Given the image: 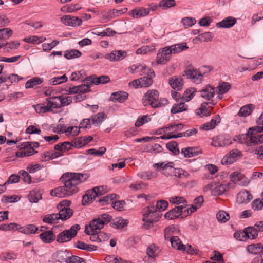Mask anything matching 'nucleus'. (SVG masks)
I'll use <instances>...</instances> for the list:
<instances>
[{
	"instance_id": "f257e3e1",
	"label": "nucleus",
	"mask_w": 263,
	"mask_h": 263,
	"mask_svg": "<svg viewBox=\"0 0 263 263\" xmlns=\"http://www.w3.org/2000/svg\"><path fill=\"white\" fill-rule=\"evenodd\" d=\"M86 180V178H84L82 173H65L60 178V181L64 185L52 190L50 195L59 198L72 196L79 192L78 185Z\"/></svg>"
},
{
	"instance_id": "f03ea898",
	"label": "nucleus",
	"mask_w": 263,
	"mask_h": 263,
	"mask_svg": "<svg viewBox=\"0 0 263 263\" xmlns=\"http://www.w3.org/2000/svg\"><path fill=\"white\" fill-rule=\"evenodd\" d=\"M111 216L107 213L100 215L96 218L91 220L88 225L86 226L85 233L91 235L90 239L92 241L99 242L98 232L103 229L104 226L110 221Z\"/></svg>"
},
{
	"instance_id": "7ed1b4c3",
	"label": "nucleus",
	"mask_w": 263,
	"mask_h": 263,
	"mask_svg": "<svg viewBox=\"0 0 263 263\" xmlns=\"http://www.w3.org/2000/svg\"><path fill=\"white\" fill-rule=\"evenodd\" d=\"M80 229V226L78 224H75L67 230H64L60 232L56 237V241L59 243H63L70 241L77 234V232Z\"/></svg>"
},
{
	"instance_id": "20e7f679",
	"label": "nucleus",
	"mask_w": 263,
	"mask_h": 263,
	"mask_svg": "<svg viewBox=\"0 0 263 263\" xmlns=\"http://www.w3.org/2000/svg\"><path fill=\"white\" fill-rule=\"evenodd\" d=\"M173 162L165 163V162L155 163L154 167H157V168L161 172V173L167 176H174L178 178L181 177V171L179 168H175L173 165Z\"/></svg>"
},
{
	"instance_id": "39448f33",
	"label": "nucleus",
	"mask_w": 263,
	"mask_h": 263,
	"mask_svg": "<svg viewBox=\"0 0 263 263\" xmlns=\"http://www.w3.org/2000/svg\"><path fill=\"white\" fill-rule=\"evenodd\" d=\"M156 211H157L156 206L150 205L148 208V212L143 214V220L145 222L144 226L145 228H149L152 224L158 221L161 217L159 215H156L157 214Z\"/></svg>"
},
{
	"instance_id": "423d86ee",
	"label": "nucleus",
	"mask_w": 263,
	"mask_h": 263,
	"mask_svg": "<svg viewBox=\"0 0 263 263\" xmlns=\"http://www.w3.org/2000/svg\"><path fill=\"white\" fill-rule=\"evenodd\" d=\"M159 93L158 90L155 89L149 90L144 95L143 98V102L145 106L147 104L153 108H156L158 105Z\"/></svg>"
},
{
	"instance_id": "0eeeda50",
	"label": "nucleus",
	"mask_w": 263,
	"mask_h": 263,
	"mask_svg": "<svg viewBox=\"0 0 263 263\" xmlns=\"http://www.w3.org/2000/svg\"><path fill=\"white\" fill-rule=\"evenodd\" d=\"M183 76L196 84L201 83L203 77V74L199 70L194 68L191 64H190L189 67L185 69Z\"/></svg>"
},
{
	"instance_id": "6e6552de",
	"label": "nucleus",
	"mask_w": 263,
	"mask_h": 263,
	"mask_svg": "<svg viewBox=\"0 0 263 263\" xmlns=\"http://www.w3.org/2000/svg\"><path fill=\"white\" fill-rule=\"evenodd\" d=\"M127 56V52L124 50H115L110 53L106 54L105 58L111 61H118L124 59Z\"/></svg>"
},
{
	"instance_id": "1a4fd4ad",
	"label": "nucleus",
	"mask_w": 263,
	"mask_h": 263,
	"mask_svg": "<svg viewBox=\"0 0 263 263\" xmlns=\"http://www.w3.org/2000/svg\"><path fill=\"white\" fill-rule=\"evenodd\" d=\"M61 22L69 26H79L82 24V21L78 17L71 16L70 15H65L61 18Z\"/></svg>"
},
{
	"instance_id": "9d476101",
	"label": "nucleus",
	"mask_w": 263,
	"mask_h": 263,
	"mask_svg": "<svg viewBox=\"0 0 263 263\" xmlns=\"http://www.w3.org/2000/svg\"><path fill=\"white\" fill-rule=\"evenodd\" d=\"M171 55L166 47L160 49L157 54V63L159 64H165L171 59Z\"/></svg>"
},
{
	"instance_id": "9b49d317",
	"label": "nucleus",
	"mask_w": 263,
	"mask_h": 263,
	"mask_svg": "<svg viewBox=\"0 0 263 263\" xmlns=\"http://www.w3.org/2000/svg\"><path fill=\"white\" fill-rule=\"evenodd\" d=\"M149 13V9L143 7H137L129 11V15L135 18H139L147 15Z\"/></svg>"
},
{
	"instance_id": "f8f14e48",
	"label": "nucleus",
	"mask_w": 263,
	"mask_h": 263,
	"mask_svg": "<svg viewBox=\"0 0 263 263\" xmlns=\"http://www.w3.org/2000/svg\"><path fill=\"white\" fill-rule=\"evenodd\" d=\"M231 181L235 183L241 185H246L249 183L247 179L245 178L243 174L241 173L235 172L230 175Z\"/></svg>"
},
{
	"instance_id": "ddd939ff",
	"label": "nucleus",
	"mask_w": 263,
	"mask_h": 263,
	"mask_svg": "<svg viewBox=\"0 0 263 263\" xmlns=\"http://www.w3.org/2000/svg\"><path fill=\"white\" fill-rule=\"evenodd\" d=\"M98 196L94 188L88 190L82 197V203L83 205H87L91 203Z\"/></svg>"
},
{
	"instance_id": "4468645a",
	"label": "nucleus",
	"mask_w": 263,
	"mask_h": 263,
	"mask_svg": "<svg viewBox=\"0 0 263 263\" xmlns=\"http://www.w3.org/2000/svg\"><path fill=\"white\" fill-rule=\"evenodd\" d=\"M39 236L42 241L45 243H50L53 242L56 238V236L52 230L43 232L40 234Z\"/></svg>"
},
{
	"instance_id": "2eb2a0df",
	"label": "nucleus",
	"mask_w": 263,
	"mask_h": 263,
	"mask_svg": "<svg viewBox=\"0 0 263 263\" xmlns=\"http://www.w3.org/2000/svg\"><path fill=\"white\" fill-rule=\"evenodd\" d=\"M128 94L124 91H117L111 93L110 100L114 102H124L128 98Z\"/></svg>"
},
{
	"instance_id": "dca6fc26",
	"label": "nucleus",
	"mask_w": 263,
	"mask_h": 263,
	"mask_svg": "<svg viewBox=\"0 0 263 263\" xmlns=\"http://www.w3.org/2000/svg\"><path fill=\"white\" fill-rule=\"evenodd\" d=\"M220 120L221 119L220 116L216 115L212 118L210 122L203 124L201 126V128L205 130L213 129L218 124L220 123Z\"/></svg>"
},
{
	"instance_id": "f3484780",
	"label": "nucleus",
	"mask_w": 263,
	"mask_h": 263,
	"mask_svg": "<svg viewBox=\"0 0 263 263\" xmlns=\"http://www.w3.org/2000/svg\"><path fill=\"white\" fill-rule=\"evenodd\" d=\"M108 222L110 223V225L111 227L114 228L121 229L124 228L128 224V220L127 219H124L121 217H117L112 219L111 217L110 221Z\"/></svg>"
},
{
	"instance_id": "a211bd4d",
	"label": "nucleus",
	"mask_w": 263,
	"mask_h": 263,
	"mask_svg": "<svg viewBox=\"0 0 263 263\" xmlns=\"http://www.w3.org/2000/svg\"><path fill=\"white\" fill-rule=\"evenodd\" d=\"M236 23L235 18L231 16L226 17L221 22L216 24V26L218 28H228L232 27Z\"/></svg>"
},
{
	"instance_id": "6ab92c4d",
	"label": "nucleus",
	"mask_w": 263,
	"mask_h": 263,
	"mask_svg": "<svg viewBox=\"0 0 263 263\" xmlns=\"http://www.w3.org/2000/svg\"><path fill=\"white\" fill-rule=\"evenodd\" d=\"M237 199L239 203L246 204L253 199V196L249 191L243 190L238 193Z\"/></svg>"
},
{
	"instance_id": "aec40b11",
	"label": "nucleus",
	"mask_w": 263,
	"mask_h": 263,
	"mask_svg": "<svg viewBox=\"0 0 263 263\" xmlns=\"http://www.w3.org/2000/svg\"><path fill=\"white\" fill-rule=\"evenodd\" d=\"M201 153V151L197 147H189L182 148V154H183L185 157L190 158Z\"/></svg>"
},
{
	"instance_id": "412c9836",
	"label": "nucleus",
	"mask_w": 263,
	"mask_h": 263,
	"mask_svg": "<svg viewBox=\"0 0 263 263\" xmlns=\"http://www.w3.org/2000/svg\"><path fill=\"white\" fill-rule=\"evenodd\" d=\"M63 153L60 152H54L52 151H48L45 152L42 156V161L43 162L46 161L62 156Z\"/></svg>"
},
{
	"instance_id": "4be33fe9",
	"label": "nucleus",
	"mask_w": 263,
	"mask_h": 263,
	"mask_svg": "<svg viewBox=\"0 0 263 263\" xmlns=\"http://www.w3.org/2000/svg\"><path fill=\"white\" fill-rule=\"evenodd\" d=\"M18 230L25 234L30 235L37 233L39 228L33 224H29L23 227L20 226V228Z\"/></svg>"
},
{
	"instance_id": "5701e85b",
	"label": "nucleus",
	"mask_w": 263,
	"mask_h": 263,
	"mask_svg": "<svg viewBox=\"0 0 263 263\" xmlns=\"http://www.w3.org/2000/svg\"><path fill=\"white\" fill-rule=\"evenodd\" d=\"M180 216H181V206H175L164 215L165 218L168 219L178 218Z\"/></svg>"
},
{
	"instance_id": "b1692460",
	"label": "nucleus",
	"mask_w": 263,
	"mask_h": 263,
	"mask_svg": "<svg viewBox=\"0 0 263 263\" xmlns=\"http://www.w3.org/2000/svg\"><path fill=\"white\" fill-rule=\"evenodd\" d=\"M186 200L182 197V218L186 217L196 211V208L193 207V205L186 206Z\"/></svg>"
},
{
	"instance_id": "393cba45",
	"label": "nucleus",
	"mask_w": 263,
	"mask_h": 263,
	"mask_svg": "<svg viewBox=\"0 0 263 263\" xmlns=\"http://www.w3.org/2000/svg\"><path fill=\"white\" fill-rule=\"evenodd\" d=\"M59 210V217L62 221L68 219L73 215V210L70 208H63Z\"/></svg>"
},
{
	"instance_id": "a878e982",
	"label": "nucleus",
	"mask_w": 263,
	"mask_h": 263,
	"mask_svg": "<svg viewBox=\"0 0 263 263\" xmlns=\"http://www.w3.org/2000/svg\"><path fill=\"white\" fill-rule=\"evenodd\" d=\"M215 92L214 87L207 85L201 91V96L204 99L210 100L214 97Z\"/></svg>"
},
{
	"instance_id": "bb28decb",
	"label": "nucleus",
	"mask_w": 263,
	"mask_h": 263,
	"mask_svg": "<svg viewBox=\"0 0 263 263\" xmlns=\"http://www.w3.org/2000/svg\"><path fill=\"white\" fill-rule=\"evenodd\" d=\"M258 126H255L250 128L248 130V134L252 135L254 131L257 133L263 132V113L259 116L256 121Z\"/></svg>"
},
{
	"instance_id": "cd10ccee",
	"label": "nucleus",
	"mask_w": 263,
	"mask_h": 263,
	"mask_svg": "<svg viewBox=\"0 0 263 263\" xmlns=\"http://www.w3.org/2000/svg\"><path fill=\"white\" fill-rule=\"evenodd\" d=\"M255 107L252 104H249L241 107L237 114L239 117H247L250 115L254 110Z\"/></svg>"
},
{
	"instance_id": "c85d7f7f",
	"label": "nucleus",
	"mask_w": 263,
	"mask_h": 263,
	"mask_svg": "<svg viewBox=\"0 0 263 263\" xmlns=\"http://www.w3.org/2000/svg\"><path fill=\"white\" fill-rule=\"evenodd\" d=\"M209 103L208 102H203L201 104L200 107L196 110V115L201 118L210 116L211 115V110H209L206 107Z\"/></svg>"
},
{
	"instance_id": "c756f323",
	"label": "nucleus",
	"mask_w": 263,
	"mask_h": 263,
	"mask_svg": "<svg viewBox=\"0 0 263 263\" xmlns=\"http://www.w3.org/2000/svg\"><path fill=\"white\" fill-rule=\"evenodd\" d=\"M74 247L79 249L86 250L87 251H93L97 250V247L91 244H86L81 241H77L74 243Z\"/></svg>"
},
{
	"instance_id": "7c9ffc66",
	"label": "nucleus",
	"mask_w": 263,
	"mask_h": 263,
	"mask_svg": "<svg viewBox=\"0 0 263 263\" xmlns=\"http://www.w3.org/2000/svg\"><path fill=\"white\" fill-rule=\"evenodd\" d=\"M69 255H70V252L66 250L58 251L55 254L57 260L60 262H65L67 263Z\"/></svg>"
},
{
	"instance_id": "2f4dec72",
	"label": "nucleus",
	"mask_w": 263,
	"mask_h": 263,
	"mask_svg": "<svg viewBox=\"0 0 263 263\" xmlns=\"http://www.w3.org/2000/svg\"><path fill=\"white\" fill-rule=\"evenodd\" d=\"M247 250L249 253L256 254L263 252V245L261 243L251 244L247 247Z\"/></svg>"
},
{
	"instance_id": "473e14b6",
	"label": "nucleus",
	"mask_w": 263,
	"mask_h": 263,
	"mask_svg": "<svg viewBox=\"0 0 263 263\" xmlns=\"http://www.w3.org/2000/svg\"><path fill=\"white\" fill-rule=\"evenodd\" d=\"M197 90L195 87H190L187 88L184 92L182 96V100H183L186 102L190 101L193 98Z\"/></svg>"
},
{
	"instance_id": "72a5a7b5",
	"label": "nucleus",
	"mask_w": 263,
	"mask_h": 263,
	"mask_svg": "<svg viewBox=\"0 0 263 263\" xmlns=\"http://www.w3.org/2000/svg\"><path fill=\"white\" fill-rule=\"evenodd\" d=\"M82 53L78 50L71 49L66 50L64 54V57L68 60L78 58L81 57Z\"/></svg>"
},
{
	"instance_id": "f704fd0d",
	"label": "nucleus",
	"mask_w": 263,
	"mask_h": 263,
	"mask_svg": "<svg viewBox=\"0 0 263 263\" xmlns=\"http://www.w3.org/2000/svg\"><path fill=\"white\" fill-rule=\"evenodd\" d=\"M44 80L42 78L34 77L28 81L25 84V88H31L34 86L42 83Z\"/></svg>"
},
{
	"instance_id": "c9c22d12",
	"label": "nucleus",
	"mask_w": 263,
	"mask_h": 263,
	"mask_svg": "<svg viewBox=\"0 0 263 263\" xmlns=\"http://www.w3.org/2000/svg\"><path fill=\"white\" fill-rule=\"evenodd\" d=\"M247 238L252 239H255L258 236V232L256 228L253 227H249L245 229Z\"/></svg>"
},
{
	"instance_id": "e433bc0d",
	"label": "nucleus",
	"mask_w": 263,
	"mask_h": 263,
	"mask_svg": "<svg viewBox=\"0 0 263 263\" xmlns=\"http://www.w3.org/2000/svg\"><path fill=\"white\" fill-rule=\"evenodd\" d=\"M68 80L67 77L65 74L62 76L55 77L49 80L48 84L52 85L60 84L66 82Z\"/></svg>"
},
{
	"instance_id": "4c0bfd02",
	"label": "nucleus",
	"mask_w": 263,
	"mask_h": 263,
	"mask_svg": "<svg viewBox=\"0 0 263 263\" xmlns=\"http://www.w3.org/2000/svg\"><path fill=\"white\" fill-rule=\"evenodd\" d=\"M169 84L173 89L180 90L181 87V79L176 77L170 78L169 79Z\"/></svg>"
},
{
	"instance_id": "58836bf2",
	"label": "nucleus",
	"mask_w": 263,
	"mask_h": 263,
	"mask_svg": "<svg viewBox=\"0 0 263 263\" xmlns=\"http://www.w3.org/2000/svg\"><path fill=\"white\" fill-rule=\"evenodd\" d=\"M29 201L31 203H37L42 198L41 194L35 190L30 192L28 196Z\"/></svg>"
},
{
	"instance_id": "ea45409f",
	"label": "nucleus",
	"mask_w": 263,
	"mask_h": 263,
	"mask_svg": "<svg viewBox=\"0 0 263 263\" xmlns=\"http://www.w3.org/2000/svg\"><path fill=\"white\" fill-rule=\"evenodd\" d=\"M252 209L256 211L263 209V201L260 198L254 199L251 203Z\"/></svg>"
},
{
	"instance_id": "a19ab883",
	"label": "nucleus",
	"mask_w": 263,
	"mask_h": 263,
	"mask_svg": "<svg viewBox=\"0 0 263 263\" xmlns=\"http://www.w3.org/2000/svg\"><path fill=\"white\" fill-rule=\"evenodd\" d=\"M58 96L52 97L46 99V101L47 102L51 109H52V108H59L61 107L60 103H59V101L57 102L55 101L56 100H58Z\"/></svg>"
},
{
	"instance_id": "79ce46f5",
	"label": "nucleus",
	"mask_w": 263,
	"mask_h": 263,
	"mask_svg": "<svg viewBox=\"0 0 263 263\" xmlns=\"http://www.w3.org/2000/svg\"><path fill=\"white\" fill-rule=\"evenodd\" d=\"M253 134L252 135H248L247 134V136H248L249 140L247 142V144L249 146L254 145L256 144H258L261 143L260 142L259 139H258V135L253 136L254 134L257 133L256 131H254L253 132Z\"/></svg>"
},
{
	"instance_id": "37998d69",
	"label": "nucleus",
	"mask_w": 263,
	"mask_h": 263,
	"mask_svg": "<svg viewBox=\"0 0 263 263\" xmlns=\"http://www.w3.org/2000/svg\"><path fill=\"white\" fill-rule=\"evenodd\" d=\"M80 8L81 7L79 6V4H76L71 5H65L61 8V10L64 12L72 13L78 10H79Z\"/></svg>"
},
{
	"instance_id": "c03bdc74",
	"label": "nucleus",
	"mask_w": 263,
	"mask_h": 263,
	"mask_svg": "<svg viewBox=\"0 0 263 263\" xmlns=\"http://www.w3.org/2000/svg\"><path fill=\"white\" fill-rule=\"evenodd\" d=\"M13 34L11 29L8 28L0 29V39L8 40Z\"/></svg>"
},
{
	"instance_id": "a18cd8bd",
	"label": "nucleus",
	"mask_w": 263,
	"mask_h": 263,
	"mask_svg": "<svg viewBox=\"0 0 263 263\" xmlns=\"http://www.w3.org/2000/svg\"><path fill=\"white\" fill-rule=\"evenodd\" d=\"M176 2L174 0H161L159 3V6L163 9H166L175 6Z\"/></svg>"
},
{
	"instance_id": "49530a36",
	"label": "nucleus",
	"mask_w": 263,
	"mask_h": 263,
	"mask_svg": "<svg viewBox=\"0 0 263 263\" xmlns=\"http://www.w3.org/2000/svg\"><path fill=\"white\" fill-rule=\"evenodd\" d=\"M20 228V226L15 223H5L0 226V230L2 231H8L11 230H17Z\"/></svg>"
},
{
	"instance_id": "de8ad7c7",
	"label": "nucleus",
	"mask_w": 263,
	"mask_h": 263,
	"mask_svg": "<svg viewBox=\"0 0 263 263\" xmlns=\"http://www.w3.org/2000/svg\"><path fill=\"white\" fill-rule=\"evenodd\" d=\"M218 221L224 223L230 219V215L224 211H220L216 215Z\"/></svg>"
},
{
	"instance_id": "09e8293b",
	"label": "nucleus",
	"mask_w": 263,
	"mask_h": 263,
	"mask_svg": "<svg viewBox=\"0 0 263 263\" xmlns=\"http://www.w3.org/2000/svg\"><path fill=\"white\" fill-rule=\"evenodd\" d=\"M166 147L167 149L172 152L174 154L177 155L179 153V149L178 147V143L175 141H172L166 144Z\"/></svg>"
},
{
	"instance_id": "8fccbe9b",
	"label": "nucleus",
	"mask_w": 263,
	"mask_h": 263,
	"mask_svg": "<svg viewBox=\"0 0 263 263\" xmlns=\"http://www.w3.org/2000/svg\"><path fill=\"white\" fill-rule=\"evenodd\" d=\"M137 176L142 179L150 180L154 177L155 175L152 171H144L137 174Z\"/></svg>"
},
{
	"instance_id": "3c124183",
	"label": "nucleus",
	"mask_w": 263,
	"mask_h": 263,
	"mask_svg": "<svg viewBox=\"0 0 263 263\" xmlns=\"http://www.w3.org/2000/svg\"><path fill=\"white\" fill-rule=\"evenodd\" d=\"M154 77L144 76L140 78L141 87H148L153 84L152 78Z\"/></svg>"
},
{
	"instance_id": "603ef678",
	"label": "nucleus",
	"mask_w": 263,
	"mask_h": 263,
	"mask_svg": "<svg viewBox=\"0 0 263 263\" xmlns=\"http://www.w3.org/2000/svg\"><path fill=\"white\" fill-rule=\"evenodd\" d=\"M170 242L173 248H176L178 250H181V240L179 236H172L170 238Z\"/></svg>"
},
{
	"instance_id": "864d4df0",
	"label": "nucleus",
	"mask_w": 263,
	"mask_h": 263,
	"mask_svg": "<svg viewBox=\"0 0 263 263\" xmlns=\"http://www.w3.org/2000/svg\"><path fill=\"white\" fill-rule=\"evenodd\" d=\"M213 36L211 33L206 32L204 33L200 34L198 36L196 37L194 40H199L200 41L209 42L212 40Z\"/></svg>"
},
{
	"instance_id": "5fc2aeb1",
	"label": "nucleus",
	"mask_w": 263,
	"mask_h": 263,
	"mask_svg": "<svg viewBox=\"0 0 263 263\" xmlns=\"http://www.w3.org/2000/svg\"><path fill=\"white\" fill-rule=\"evenodd\" d=\"M106 149L105 147H101L98 150L94 148H91L86 151V153L95 156H102L106 152Z\"/></svg>"
},
{
	"instance_id": "6e6d98bb",
	"label": "nucleus",
	"mask_w": 263,
	"mask_h": 263,
	"mask_svg": "<svg viewBox=\"0 0 263 263\" xmlns=\"http://www.w3.org/2000/svg\"><path fill=\"white\" fill-rule=\"evenodd\" d=\"M166 47L167 49V52H169L171 56L172 54H175L181 52V43L166 46Z\"/></svg>"
},
{
	"instance_id": "4d7b16f0",
	"label": "nucleus",
	"mask_w": 263,
	"mask_h": 263,
	"mask_svg": "<svg viewBox=\"0 0 263 263\" xmlns=\"http://www.w3.org/2000/svg\"><path fill=\"white\" fill-rule=\"evenodd\" d=\"M143 65L140 64H134L130 66L128 69L132 73H139V75H142Z\"/></svg>"
},
{
	"instance_id": "13d9d810",
	"label": "nucleus",
	"mask_w": 263,
	"mask_h": 263,
	"mask_svg": "<svg viewBox=\"0 0 263 263\" xmlns=\"http://www.w3.org/2000/svg\"><path fill=\"white\" fill-rule=\"evenodd\" d=\"M149 121L150 118L148 115L140 116L136 121L135 125L136 127H140Z\"/></svg>"
},
{
	"instance_id": "bf43d9fd",
	"label": "nucleus",
	"mask_w": 263,
	"mask_h": 263,
	"mask_svg": "<svg viewBox=\"0 0 263 263\" xmlns=\"http://www.w3.org/2000/svg\"><path fill=\"white\" fill-rule=\"evenodd\" d=\"M106 115L104 112H99L91 118L92 123L100 124L104 120Z\"/></svg>"
},
{
	"instance_id": "052dcab7",
	"label": "nucleus",
	"mask_w": 263,
	"mask_h": 263,
	"mask_svg": "<svg viewBox=\"0 0 263 263\" xmlns=\"http://www.w3.org/2000/svg\"><path fill=\"white\" fill-rule=\"evenodd\" d=\"M58 101L59 102H60V105L61 107L68 105L72 102V98L70 96L64 98L62 96H58Z\"/></svg>"
},
{
	"instance_id": "680f3d73",
	"label": "nucleus",
	"mask_w": 263,
	"mask_h": 263,
	"mask_svg": "<svg viewBox=\"0 0 263 263\" xmlns=\"http://www.w3.org/2000/svg\"><path fill=\"white\" fill-rule=\"evenodd\" d=\"M231 88V85L227 82H223L217 87L218 93L223 94L226 93Z\"/></svg>"
},
{
	"instance_id": "e2e57ef3",
	"label": "nucleus",
	"mask_w": 263,
	"mask_h": 263,
	"mask_svg": "<svg viewBox=\"0 0 263 263\" xmlns=\"http://www.w3.org/2000/svg\"><path fill=\"white\" fill-rule=\"evenodd\" d=\"M67 263H86V262L83 258L73 255L70 253Z\"/></svg>"
},
{
	"instance_id": "0e129e2a",
	"label": "nucleus",
	"mask_w": 263,
	"mask_h": 263,
	"mask_svg": "<svg viewBox=\"0 0 263 263\" xmlns=\"http://www.w3.org/2000/svg\"><path fill=\"white\" fill-rule=\"evenodd\" d=\"M20 180V174H12L8 179V180L5 182L4 185H6L9 184L16 183L19 182Z\"/></svg>"
},
{
	"instance_id": "69168bd1",
	"label": "nucleus",
	"mask_w": 263,
	"mask_h": 263,
	"mask_svg": "<svg viewBox=\"0 0 263 263\" xmlns=\"http://www.w3.org/2000/svg\"><path fill=\"white\" fill-rule=\"evenodd\" d=\"M127 10V8H124L119 10L113 9L112 10L110 11V12L109 13V15L111 18H113L118 16L119 15L121 14L126 12Z\"/></svg>"
},
{
	"instance_id": "338daca9",
	"label": "nucleus",
	"mask_w": 263,
	"mask_h": 263,
	"mask_svg": "<svg viewBox=\"0 0 263 263\" xmlns=\"http://www.w3.org/2000/svg\"><path fill=\"white\" fill-rule=\"evenodd\" d=\"M110 78L109 76L106 75H102L99 77H97L95 75V83L96 85L100 84H106L109 82Z\"/></svg>"
},
{
	"instance_id": "774afa93",
	"label": "nucleus",
	"mask_w": 263,
	"mask_h": 263,
	"mask_svg": "<svg viewBox=\"0 0 263 263\" xmlns=\"http://www.w3.org/2000/svg\"><path fill=\"white\" fill-rule=\"evenodd\" d=\"M20 176H21L23 177V181L25 183L30 184L31 182V177L29 173L24 171L20 170L18 172Z\"/></svg>"
}]
</instances>
